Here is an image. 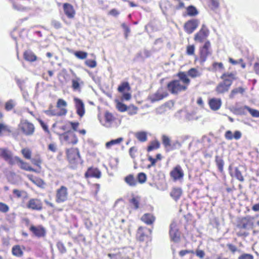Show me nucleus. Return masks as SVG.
Masks as SVG:
<instances>
[{"label": "nucleus", "mask_w": 259, "mask_h": 259, "mask_svg": "<svg viewBox=\"0 0 259 259\" xmlns=\"http://www.w3.org/2000/svg\"><path fill=\"white\" fill-rule=\"evenodd\" d=\"M209 30L205 24H202L200 30L194 36L196 41L202 42L209 35Z\"/></svg>", "instance_id": "nucleus-7"}, {"label": "nucleus", "mask_w": 259, "mask_h": 259, "mask_svg": "<svg viewBox=\"0 0 259 259\" xmlns=\"http://www.w3.org/2000/svg\"><path fill=\"white\" fill-rule=\"evenodd\" d=\"M131 87L129 85L128 82H123L118 88V91L120 93H123L124 91H130Z\"/></svg>", "instance_id": "nucleus-39"}, {"label": "nucleus", "mask_w": 259, "mask_h": 259, "mask_svg": "<svg viewBox=\"0 0 259 259\" xmlns=\"http://www.w3.org/2000/svg\"><path fill=\"white\" fill-rule=\"evenodd\" d=\"M67 105V102L62 99H59L57 103V107L61 109L62 107H66Z\"/></svg>", "instance_id": "nucleus-57"}, {"label": "nucleus", "mask_w": 259, "mask_h": 259, "mask_svg": "<svg viewBox=\"0 0 259 259\" xmlns=\"http://www.w3.org/2000/svg\"><path fill=\"white\" fill-rule=\"evenodd\" d=\"M244 108L247 109L253 117H259V111L258 110L251 109L247 106H244Z\"/></svg>", "instance_id": "nucleus-49"}, {"label": "nucleus", "mask_w": 259, "mask_h": 259, "mask_svg": "<svg viewBox=\"0 0 259 259\" xmlns=\"http://www.w3.org/2000/svg\"><path fill=\"white\" fill-rule=\"evenodd\" d=\"M200 62L201 64H203L206 60L207 56L211 54L210 51L203 48H200Z\"/></svg>", "instance_id": "nucleus-28"}, {"label": "nucleus", "mask_w": 259, "mask_h": 259, "mask_svg": "<svg viewBox=\"0 0 259 259\" xmlns=\"http://www.w3.org/2000/svg\"><path fill=\"white\" fill-rule=\"evenodd\" d=\"M29 231L34 236L38 238L44 237L46 236V229L41 225L34 226L31 225L29 228Z\"/></svg>", "instance_id": "nucleus-8"}, {"label": "nucleus", "mask_w": 259, "mask_h": 259, "mask_svg": "<svg viewBox=\"0 0 259 259\" xmlns=\"http://www.w3.org/2000/svg\"><path fill=\"white\" fill-rule=\"evenodd\" d=\"M57 247L59 250V251L61 253H64L66 252V249L64 245V244L61 242H58L57 243Z\"/></svg>", "instance_id": "nucleus-54"}, {"label": "nucleus", "mask_w": 259, "mask_h": 259, "mask_svg": "<svg viewBox=\"0 0 259 259\" xmlns=\"http://www.w3.org/2000/svg\"><path fill=\"white\" fill-rule=\"evenodd\" d=\"M27 206L28 208L40 210L42 209V205L39 200L36 199H31L28 202Z\"/></svg>", "instance_id": "nucleus-20"}, {"label": "nucleus", "mask_w": 259, "mask_h": 259, "mask_svg": "<svg viewBox=\"0 0 259 259\" xmlns=\"http://www.w3.org/2000/svg\"><path fill=\"white\" fill-rule=\"evenodd\" d=\"M187 14L189 16H195L198 14L196 8L193 6H189L187 8Z\"/></svg>", "instance_id": "nucleus-35"}, {"label": "nucleus", "mask_w": 259, "mask_h": 259, "mask_svg": "<svg viewBox=\"0 0 259 259\" xmlns=\"http://www.w3.org/2000/svg\"><path fill=\"white\" fill-rule=\"evenodd\" d=\"M74 55L78 59H84L87 58L88 54L83 51H77L75 52Z\"/></svg>", "instance_id": "nucleus-51"}, {"label": "nucleus", "mask_w": 259, "mask_h": 259, "mask_svg": "<svg viewBox=\"0 0 259 259\" xmlns=\"http://www.w3.org/2000/svg\"><path fill=\"white\" fill-rule=\"evenodd\" d=\"M21 152L25 158L27 159H31V152L30 150H29L28 149H23Z\"/></svg>", "instance_id": "nucleus-53"}, {"label": "nucleus", "mask_w": 259, "mask_h": 259, "mask_svg": "<svg viewBox=\"0 0 259 259\" xmlns=\"http://www.w3.org/2000/svg\"><path fill=\"white\" fill-rule=\"evenodd\" d=\"M168 94L164 91L162 88H159L156 93L151 95L149 99L151 102L154 103L162 100L164 98L167 97Z\"/></svg>", "instance_id": "nucleus-10"}, {"label": "nucleus", "mask_w": 259, "mask_h": 259, "mask_svg": "<svg viewBox=\"0 0 259 259\" xmlns=\"http://www.w3.org/2000/svg\"><path fill=\"white\" fill-rule=\"evenodd\" d=\"M67 155L69 163L74 166L81 162L79 152L77 148H72L68 150Z\"/></svg>", "instance_id": "nucleus-2"}, {"label": "nucleus", "mask_w": 259, "mask_h": 259, "mask_svg": "<svg viewBox=\"0 0 259 259\" xmlns=\"http://www.w3.org/2000/svg\"><path fill=\"white\" fill-rule=\"evenodd\" d=\"M14 160L15 161V162L18 163V165L21 169L28 171H33L37 173L39 172V171H37L36 169L32 168L31 166L29 165V164L28 163L23 161L19 157L15 156L14 157Z\"/></svg>", "instance_id": "nucleus-16"}, {"label": "nucleus", "mask_w": 259, "mask_h": 259, "mask_svg": "<svg viewBox=\"0 0 259 259\" xmlns=\"http://www.w3.org/2000/svg\"><path fill=\"white\" fill-rule=\"evenodd\" d=\"M23 56L24 59L28 62H34L37 59L36 55L30 50L25 51Z\"/></svg>", "instance_id": "nucleus-26"}, {"label": "nucleus", "mask_w": 259, "mask_h": 259, "mask_svg": "<svg viewBox=\"0 0 259 259\" xmlns=\"http://www.w3.org/2000/svg\"><path fill=\"white\" fill-rule=\"evenodd\" d=\"M215 161L216 162L219 170L221 172H222L223 171V167L224 165V162L223 159L219 156L217 155L215 157Z\"/></svg>", "instance_id": "nucleus-37"}, {"label": "nucleus", "mask_w": 259, "mask_h": 259, "mask_svg": "<svg viewBox=\"0 0 259 259\" xmlns=\"http://www.w3.org/2000/svg\"><path fill=\"white\" fill-rule=\"evenodd\" d=\"M101 177V172L97 168L90 167L85 173V177L87 178L91 177L99 179Z\"/></svg>", "instance_id": "nucleus-18"}, {"label": "nucleus", "mask_w": 259, "mask_h": 259, "mask_svg": "<svg viewBox=\"0 0 259 259\" xmlns=\"http://www.w3.org/2000/svg\"><path fill=\"white\" fill-rule=\"evenodd\" d=\"M146 231H147L146 229L142 227L139 228L137 233V238L139 241H143L147 237Z\"/></svg>", "instance_id": "nucleus-30"}, {"label": "nucleus", "mask_w": 259, "mask_h": 259, "mask_svg": "<svg viewBox=\"0 0 259 259\" xmlns=\"http://www.w3.org/2000/svg\"><path fill=\"white\" fill-rule=\"evenodd\" d=\"M19 128L25 135L27 136L32 135L35 130L34 125L26 120L21 121L19 124Z\"/></svg>", "instance_id": "nucleus-5"}, {"label": "nucleus", "mask_w": 259, "mask_h": 259, "mask_svg": "<svg viewBox=\"0 0 259 259\" xmlns=\"http://www.w3.org/2000/svg\"><path fill=\"white\" fill-rule=\"evenodd\" d=\"M30 159L32 164L37 166L39 169H41V164L42 163V160L39 156L35 157Z\"/></svg>", "instance_id": "nucleus-47"}, {"label": "nucleus", "mask_w": 259, "mask_h": 259, "mask_svg": "<svg viewBox=\"0 0 259 259\" xmlns=\"http://www.w3.org/2000/svg\"><path fill=\"white\" fill-rule=\"evenodd\" d=\"M130 202L135 209H137L139 207L140 198L134 197L130 200Z\"/></svg>", "instance_id": "nucleus-42"}, {"label": "nucleus", "mask_w": 259, "mask_h": 259, "mask_svg": "<svg viewBox=\"0 0 259 259\" xmlns=\"http://www.w3.org/2000/svg\"><path fill=\"white\" fill-rule=\"evenodd\" d=\"M137 179H138V182L142 184L146 182V179H147V177L145 173L140 172L138 175Z\"/></svg>", "instance_id": "nucleus-52"}, {"label": "nucleus", "mask_w": 259, "mask_h": 259, "mask_svg": "<svg viewBox=\"0 0 259 259\" xmlns=\"http://www.w3.org/2000/svg\"><path fill=\"white\" fill-rule=\"evenodd\" d=\"M160 144L157 141L152 142L147 148V151L150 152L154 149L159 148Z\"/></svg>", "instance_id": "nucleus-45"}, {"label": "nucleus", "mask_w": 259, "mask_h": 259, "mask_svg": "<svg viewBox=\"0 0 259 259\" xmlns=\"http://www.w3.org/2000/svg\"><path fill=\"white\" fill-rule=\"evenodd\" d=\"M162 141L164 147L167 148L170 147V139L168 136L165 135H162Z\"/></svg>", "instance_id": "nucleus-46"}, {"label": "nucleus", "mask_w": 259, "mask_h": 259, "mask_svg": "<svg viewBox=\"0 0 259 259\" xmlns=\"http://www.w3.org/2000/svg\"><path fill=\"white\" fill-rule=\"evenodd\" d=\"M68 192L67 188L64 186H61L56 191V201L58 203H63L68 199Z\"/></svg>", "instance_id": "nucleus-6"}, {"label": "nucleus", "mask_w": 259, "mask_h": 259, "mask_svg": "<svg viewBox=\"0 0 259 259\" xmlns=\"http://www.w3.org/2000/svg\"><path fill=\"white\" fill-rule=\"evenodd\" d=\"M208 6L213 11L217 10L220 6L219 0H208Z\"/></svg>", "instance_id": "nucleus-38"}, {"label": "nucleus", "mask_w": 259, "mask_h": 259, "mask_svg": "<svg viewBox=\"0 0 259 259\" xmlns=\"http://www.w3.org/2000/svg\"><path fill=\"white\" fill-rule=\"evenodd\" d=\"M124 182L130 187H135L137 184V182L133 175L130 174L124 179Z\"/></svg>", "instance_id": "nucleus-27"}, {"label": "nucleus", "mask_w": 259, "mask_h": 259, "mask_svg": "<svg viewBox=\"0 0 259 259\" xmlns=\"http://www.w3.org/2000/svg\"><path fill=\"white\" fill-rule=\"evenodd\" d=\"M253 218L250 215L240 219L237 225V228L240 229L248 230L251 229L253 226Z\"/></svg>", "instance_id": "nucleus-4"}, {"label": "nucleus", "mask_w": 259, "mask_h": 259, "mask_svg": "<svg viewBox=\"0 0 259 259\" xmlns=\"http://www.w3.org/2000/svg\"><path fill=\"white\" fill-rule=\"evenodd\" d=\"M182 190L180 188H174L170 193V196L176 201H177L181 196Z\"/></svg>", "instance_id": "nucleus-23"}, {"label": "nucleus", "mask_w": 259, "mask_h": 259, "mask_svg": "<svg viewBox=\"0 0 259 259\" xmlns=\"http://www.w3.org/2000/svg\"><path fill=\"white\" fill-rule=\"evenodd\" d=\"M213 68L214 70H217L218 69H222L223 68V64L222 63H217L214 62L212 64Z\"/></svg>", "instance_id": "nucleus-62"}, {"label": "nucleus", "mask_w": 259, "mask_h": 259, "mask_svg": "<svg viewBox=\"0 0 259 259\" xmlns=\"http://www.w3.org/2000/svg\"><path fill=\"white\" fill-rule=\"evenodd\" d=\"M51 24L55 28L57 29H59L62 27L61 23L59 21L55 20H52Z\"/></svg>", "instance_id": "nucleus-59"}, {"label": "nucleus", "mask_w": 259, "mask_h": 259, "mask_svg": "<svg viewBox=\"0 0 259 259\" xmlns=\"http://www.w3.org/2000/svg\"><path fill=\"white\" fill-rule=\"evenodd\" d=\"M13 8L15 10L20 12H25L29 10L28 7H24L21 5L17 4L16 3H13Z\"/></svg>", "instance_id": "nucleus-41"}, {"label": "nucleus", "mask_w": 259, "mask_h": 259, "mask_svg": "<svg viewBox=\"0 0 259 259\" xmlns=\"http://www.w3.org/2000/svg\"><path fill=\"white\" fill-rule=\"evenodd\" d=\"M169 235L170 239L175 242H178L180 239V233L177 227V223L172 222L170 225Z\"/></svg>", "instance_id": "nucleus-9"}, {"label": "nucleus", "mask_w": 259, "mask_h": 259, "mask_svg": "<svg viewBox=\"0 0 259 259\" xmlns=\"http://www.w3.org/2000/svg\"><path fill=\"white\" fill-rule=\"evenodd\" d=\"M12 132L11 127L4 123H0V136H3L5 134Z\"/></svg>", "instance_id": "nucleus-33"}, {"label": "nucleus", "mask_w": 259, "mask_h": 259, "mask_svg": "<svg viewBox=\"0 0 259 259\" xmlns=\"http://www.w3.org/2000/svg\"><path fill=\"white\" fill-rule=\"evenodd\" d=\"M141 220L146 224L151 225L154 222L155 218L151 213H146L142 216Z\"/></svg>", "instance_id": "nucleus-25"}, {"label": "nucleus", "mask_w": 259, "mask_h": 259, "mask_svg": "<svg viewBox=\"0 0 259 259\" xmlns=\"http://www.w3.org/2000/svg\"><path fill=\"white\" fill-rule=\"evenodd\" d=\"M199 24V21L197 19H193L189 20L184 25L185 31L188 34H191L197 28Z\"/></svg>", "instance_id": "nucleus-12"}, {"label": "nucleus", "mask_w": 259, "mask_h": 259, "mask_svg": "<svg viewBox=\"0 0 259 259\" xmlns=\"http://www.w3.org/2000/svg\"><path fill=\"white\" fill-rule=\"evenodd\" d=\"M202 73L196 68H192L188 71V75L192 78H196L201 75Z\"/></svg>", "instance_id": "nucleus-34"}, {"label": "nucleus", "mask_w": 259, "mask_h": 259, "mask_svg": "<svg viewBox=\"0 0 259 259\" xmlns=\"http://www.w3.org/2000/svg\"><path fill=\"white\" fill-rule=\"evenodd\" d=\"M52 107V105H51L49 109L48 110H45L44 112L49 116H58L65 115L67 112V110L66 108H61L60 111H57L56 109H53Z\"/></svg>", "instance_id": "nucleus-17"}, {"label": "nucleus", "mask_w": 259, "mask_h": 259, "mask_svg": "<svg viewBox=\"0 0 259 259\" xmlns=\"http://www.w3.org/2000/svg\"><path fill=\"white\" fill-rule=\"evenodd\" d=\"M64 11L65 15L69 18H72L75 15V11L72 5L69 4L65 3L63 5Z\"/></svg>", "instance_id": "nucleus-21"}, {"label": "nucleus", "mask_w": 259, "mask_h": 259, "mask_svg": "<svg viewBox=\"0 0 259 259\" xmlns=\"http://www.w3.org/2000/svg\"><path fill=\"white\" fill-rule=\"evenodd\" d=\"M135 137L142 142H145L147 139V134L145 132H137L135 134Z\"/></svg>", "instance_id": "nucleus-36"}, {"label": "nucleus", "mask_w": 259, "mask_h": 259, "mask_svg": "<svg viewBox=\"0 0 259 259\" xmlns=\"http://www.w3.org/2000/svg\"><path fill=\"white\" fill-rule=\"evenodd\" d=\"M195 47L193 45L188 46L187 48V54L192 55L194 53Z\"/></svg>", "instance_id": "nucleus-60"}, {"label": "nucleus", "mask_w": 259, "mask_h": 259, "mask_svg": "<svg viewBox=\"0 0 259 259\" xmlns=\"http://www.w3.org/2000/svg\"><path fill=\"white\" fill-rule=\"evenodd\" d=\"M244 89L241 87L234 89L231 91V92L229 95V97H230V98L232 99L234 98V96L236 94H237L238 93L243 94L244 93Z\"/></svg>", "instance_id": "nucleus-43"}, {"label": "nucleus", "mask_w": 259, "mask_h": 259, "mask_svg": "<svg viewBox=\"0 0 259 259\" xmlns=\"http://www.w3.org/2000/svg\"><path fill=\"white\" fill-rule=\"evenodd\" d=\"M238 259H253V256L250 254L244 253L239 256Z\"/></svg>", "instance_id": "nucleus-61"}, {"label": "nucleus", "mask_w": 259, "mask_h": 259, "mask_svg": "<svg viewBox=\"0 0 259 259\" xmlns=\"http://www.w3.org/2000/svg\"><path fill=\"white\" fill-rule=\"evenodd\" d=\"M12 253L13 255L17 257H21L23 255L22 247L19 245H14L12 248Z\"/></svg>", "instance_id": "nucleus-29"}, {"label": "nucleus", "mask_w": 259, "mask_h": 259, "mask_svg": "<svg viewBox=\"0 0 259 259\" xmlns=\"http://www.w3.org/2000/svg\"><path fill=\"white\" fill-rule=\"evenodd\" d=\"M137 149L135 147H132L130 149L129 154L132 158H134L135 155V154L137 152Z\"/></svg>", "instance_id": "nucleus-64"}, {"label": "nucleus", "mask_w": 259, "mask_h": 259, "mask_svg": "<svg viewBox=\"0 0 259 259\" xmlns=\"http://www.w3.org/2000/svg\"><path fill=\"white\" fill-rule=\"evenodd\" d=\"M242 136V133L239 131H235L234 133L230 131H227L225 134V137L228 140H232L235 139L236 140H239Z\"/></svg>", "instance_id": "nucleus-19"}, {"label": "nucleus", "mask_w": 259, "mask_h": 259, "mask_svg": "<svg viewBox=\"0 0 259 259\" xmlns=\"http://www.w3.org/2000/svg\"><path fill=\"white\" fill-rule=\"evenodd\" d=\"M116 107L118 109V110L120 112H124L127 110V106L121 103V102H118L116 105Z\"/></svg>", "instance_id": "nucleus-56"}, {"label": "nucleus", "mask_w": 259, "mask_h": 259, "mask_svg": "<svg viewBox=\"0 0 259 259\" xmlns=\"http://www.w3.org/2000/svg\"><path fill=\"white\" fill-rule=\"evenodd\" d=\"M167 89L171 94H175L185 91L187 89V85L182 84L179 80H174L168 83Z\"/></svg>", "instance_id": "nucleus-3"}, {"label": "nucleus", "mask_w": 259, "mask_h": 259, "mask_svg": "<svg viewBox=\"0 0 259 259\" xmlns=\"http://www.w3.org/2000/svg\"><path fill=\"white\" fill-rule=\"evenodd\" d=\"M9 210V206L3 202H0V211L3 213H6Z\"/></svg>", "instance_id": "nucleus-55"}, {"label": "nucleus", "mask_w": 259, "mask_h": 259, "mask_svg": "<svg viewBox=\"0 0 259 259\" xmlns=\"http://www.w3.org/2000/svg\"><path fill=\"white\" fill-rule=\"evenodd\" d=\"M148 160L151 162V164H149L147 166V167L148 168H150L151 166H154V165H155V163H156L157 161H156V159H155V158H153L151 156H149L148 157Z\"/></svg>", "instance_id": "nucleus-63"}, {"label": "nucleus", "mask_w": 259, "mask_h": 259, "mask_svg": "<svg viewBox=\"0 0 259 259\" xmlns=\"http://www.w3.org/2000/svg\"><path fill=\"white\" fill-rule=\"evenodd\" d=\"M15 106V101L14 100L10 99L5 103V109L7 111H11Z\"/></svg>", "instance_id": "nucleus-40"}, {"label": "nucleus", "mask_w": 259, "mask_h": 259, "mask_svg": "<svg viewBox=\"0 0 259 259\" xmlns=\"http://www.w3.org/2000/svg\"><path fill=\"white\" fill-rule=\"evenodd\" d=\"M115 120V118L113 115L111 113L106 111L104 114V120H100V122L104 126L109 128L112 126Z\"/></svg>", "instance_id": "nucleus-15"}, {"label": "nucleus", "mask_w": 259, "mask_h": 259, "mask_svg": "<svg viewBox=\"0 0 259 259\" xmlns=\"http://www.w3.org/2000/svg\"><path fill=\"white\" fill-rule=\"evenodd\" d=\"M234 177L240 182H243L244 180L241 171L239 169L238 167L235 168Z\"/></svg>", "instance_id": "nucleus-44"}, {"label": "nucleus", "mask_w": 259, "mask_h": 259, "mask_svg": "<svg viewBox=\"0 0 259 259\" xmlns=\"http://www.w3.org/2000/svg\"><path fill=\"white\" fill-rule=\"evenodd\" d=\"M221 78L223 79L222 82L218 84L216 87V91L219 94H223L229 91L233 81L236 79V75L233 73H225Z\"/></svg>", "instance_id": "nucleus-1"}, {"label": "nucleus", "mask_w": 259, "mask_h": 259, "mask_svg": "<svg viewBox=\"0 0 259 259\" xmlns=\"http://www.w3.org/2000/svg\"><path fill=\"white\" fill-rule=\"evenodd\" d=\"M73 101L77 114L80 117H83L85 114V106L84 103L81 99L76 97L74 98Z\"/></svg>", "instance_id": "nucleus-11"}, {"label": "nucleus", "mask_w": 259, "mask_h": 259, "mask_svg": "<svg viewBox=\"0 0 259 259\" xmlns=\"http://www.w3.org/2000/svg\"><path fill=\"white\" fill-rule=\"evenodd\" d=\"M178 76L179 77L180 81L183 82V83L188 85L190 83V80L188 77V74L184 72H180L178 74Z\"/></svg>", "instance_id": "nucleus-32"}, {"label": "nucleus", "mask_w": 259, "mask_h": 259, "mask_svg": "<svg viewBox=\"0 0 259 259\" xmlns=\"http://www.w3.org/2000/svg\"><path fill=\"white\" fill-rule=\"evenodd\" d=\"M123 139L120 137L106 142L105 144L106 148L108 149H110L112 146L120 144L121 142L123 141Z\"/></svg>", "instance_id": "nucleus-31"}, {"label": "nucleus", "mask_w": 259, "mask_h": 259, "mask_svg": "<svg viewBox=\"0 0 259 259\" xmlns=\"http://www.w3.org/2000/svg\"><path fill=\"white\" fill-rule=\"evenodd\" d=\"M0 156L11 165L15 163L14 157H12V152L8 149L1 148Z\"/></svg>", "instance_id": "nucleus-14"}, {"label": "nucleus", "mask_w": 259, "mask_h": 259, "mask_svg": "<svg viewBox=\"0 0 259 259\" xmlns=\"http://www.w3.org/2000/svg\"><path fill=\"white\" fill-rule=\"evenodd\" d=\"M127 112L128 115H134L137 113L138 108L135 106H130L127 108Z\"/></svg>", "instance_id": "nucleus-50"}, {"label": "nucleus", "mask_w": 259, "mask_h": 259, "mask_svg": "<svg viewBox=\"0 0 259 259\" xmlns=\"http://www.w3.org/2000/svg\"><path fill=\"white\" fill-rule=\"evenodd\" d=\"M85 64L90 68H94L97 66L96 61L94 60L88 59L86 60Z\"/></svg>", "instance_id": "nucleus-58"}, {"label": "nucleus", "mask_w": 259, "mask_h": 259, "mask_svg": "<svg viewBox=\"0 0 259 259\" xmlns=\"http://www.w3.org/2000/svg\"><path fill=\"white\" fill-rule=\"evenodd\" d=\"M221 105L222 101L221 99L212 98L209 100V105L212 110H218L220 108Z\"/></svg>", "instance_id": "nucleus-22"}, {"label": "nucleus", "mask_w": 259, "mask_h": 259, "mask_svg": "<svg viewBox=\"0 0 259 259\" xmlns=\"http://www.w3.org/2000/svg\"><path fill=\"white\" fill-rule=\"evenodd\" d=\"M170 176L175 181L182 179L184 174L181 166L180 165L176 166L170 171Z\"/></svg>", "instance_id": "nucleus-13"}, {"label": "nucleus", "mask_w": 259, "mask_h": 259, "mask_svg": "<svg viewBox=\"0 0 259 259\" xmlns=\"http://www.w3.org/2000/svg\"><path fill=\"white\" fill-rule=\"evenodd\" d=\"M80 79L79 78L72 80V87L74 90L78 91L80 89Z\"/></svg>", "instance_id": "nucleus-48"}, {"label": "nucleus", "mask_w": 259, "mask_h": 259, "mask_svg": "<svg viewBox=\"0 0 259 259\" xmlns=\"http://www.w3.org/2000/svg\"><path fill=\"white\" fill-rule=\"evenodd\" d=\"M26 176L34 184L39 187H42L45 184L44 182L41 179L34 177L33 175L30 174L27 175Z\"/></svg>", "instance_id": "nucleus-24"}]
</instances>
